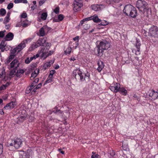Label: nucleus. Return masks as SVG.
<instances>
[{"label":"nucleus","instance_id":"bb28decb","mask_svg":"<svg viewBox=\"0 0 158 158\" xmlns=\"http://www.w3.org/2000/svg\"><path fill=\"white\" fill-rule=\"evenodd\" d=\"M53 81V77L48 76L44 83V85H45L47 83H51L52 81Z\"/></svg>","mask_w":158,"mask_h":158},{"label":"nucleus","instance_id":"de8ad7c7","mask_svg":"<svg viewBox=\"0 0 158 158\" xmlns=\"http://www.w3.org/2000/svg\"><path fill=\"white\" fill-rule=\"evenodd\" d=\"M3 146L2 144L0 143V155H1L2 153V149Z\"/></svg>","mask_w":158,"mask_h":158},{"label":"nucleus","instance_id":"a878e982","mask_svg":"<svg viewBox=\"0 0 158 158\" xmlns=\"http://www.w3.org/2000/svg\"><path fill=\"white\" fill-rule=\"evenodd\" d=\"M5 70L3 68H2L0 69V78L5 77Z\"/></svg>","mask_w":158,"mask_h":158},{"label":"nucleus","instance_id":"39448f33","mask_svg":"<svg viewBox=\"0 0 158 158\" xmlns=\"http://www.w3.org/2000/svg\"><path fill=\"white\" fill-rule=\"evenodd\" d=\"M148 4L147 2L142 0H138L136 2V7L139 9H143V10H148V8H147Z\"/></svg>","mask_w":158,"mask_h":158},{"label":"nucleus","instance_id":"864d4df0","mask_svg":"<svg viewBox=\"0 0 158 158\" xmlns=\"http://www.w3.org/2000/svg\"><path fill=\"white\" fill-rule=\"evenodd\" d=\"M21 0H15L14 2L15 3H22Z\"/></svg>","mask_w":158,"mask_h":158},{"label":"nucleus","instance_id":"7c9ffc66","mask_svg":"<svg viewBox=\"0 0 158 158\" xmlns=\"http://www.w3.org/2000/svg\"><path fill=\"white\" fill-rule=\"evenodd\" d=\"M37 47H38V46H37L36 44H32L31 46L30 47L29 50L30 51H32L37 48Z\"/></svg>","mask_w":158,"mask_h":158},{"label":"nucleus","instance_id":"e2e57ef3","mask_svg":"<svg viewBox=\"0 0 158 158\" xmlns=\"http://www.w3.org/2000/svg\"><path fill=\"white\" fill-rule=\"evenodd\" d=\"M76 60V58L75 57H71L70 59V60L74 61Z\"/></svg>","mask_w":158,"mask_h":158},{"label":"nucleus","instance_id":"f8f14e48","mask_svg":"<svg viewBox=\"0 0 158 158\" xmlns=\"http://www.w3.org/2000/svg\"><path fill=\"white\" fill-rule=\"evenodd\" d=\"M123 11L127 15L132 18H135L137 15L136 10H123Z\"/></svg>","mask_w":158,"mask_h":158},{"label":"nucleus","instance_id":"c9c22d12","mask_svg":"<svg viewBox=\"0 0 158 158\" xmlns=\"http://www.w3.org/2000/svg\"><path fill=\"white\" fill-rule=\"evenodd\" d=\"M6 46H4V45L0 44V49L1 50L2 52L4 51L5 50L6 51Z\"/></svg>","mask_w":158,"mask_h":158},{"label":"nucleus","instance_id":"8fccbe9b","mask_svg":"<svg viewBox=\"0 0 158 158\" xmlns=\"http://www.w3.org/2000/svg\"><path fill=\"white\" fill-rule=\"evenodd\" d=\"M91 19H92L91 16H90V17L86 18H85V19H83V21H89V20H92Z\"/></svg>","mask_w":158,"mask_h":158},{"label":"nucleus","instance_id":"a19ab883","mask_svg":"<svg viewBox=\"0 0 158 158\" xmlns=\"http://www.w3.org/2000/svg\"><path fill=\"white\" fill-rule=\"evenodd\" d=\"M56 73L55 70H52L50 71L49 76L53 77V75Z\"/></svg>","mask_w":158,"mask_h":158},{"label":"nucleus","instance_id":"58836bf2","mask_svg":"<svg viewBox=\"0 0 158 158\" xmlns=\"http://www.w3.org/2000/svg\"><path fill=\"white\" fill-rule=\"evenodd\" d=\"M58 20L59 21H61L64 18V16L61 14H60L58 15Z\"/></svg>","mask_w":158,"mask_h":158},{"label":"nucleus","instance_id":"052dcab7","mask_svg":"<svg viewBox=\"0 0 158 158\" xmlns=\"http://www.w3.org/2000/svg\"><path fill=\"white\" fill-rule=\"evenodd\" d=\"M79 37L78 36H77L73 38V40L74 41H76V40H78L79 39Z\"/></svg>","mask_w":158,"mask_h":158},{"label":"nucleus","instance_id":"bf43d9fd","mask_svg":"<svg viewBox=\"0 0 158 158\" xmlns=\"http://www.w3.org/2000/svg\"><path fill=\"white\" fill-rule=\"evenodd\" d=\"M58 151L62 154H64V151H63L61 148L59 149Z\"/></svg>","mask_w":158,"mask_h":158},{"label":"nucleus","instance_id":"412c9836","mask_svg":"<svg viewBox=\"0 0 158 158\" xmlns=\"http://www.w3.org/2000/svg\"><path fill=\"white\" fill-rule=\"evenodd\" d=\"M136 41L135 46L137 48V51L138 52H139L140 51V48L141 46L140 41L139 39H138L137 38L136 39Z\"/></svg>","mask_w":158,"mask_h":158},{"label":"nucleus","instance_id":"f3484780","mask_svg":"<svg viewBox=\"0 0 158 158\" xmlns=\"http://www.w3.org/2000/svg\"><path fill=\"white\" fill-rule=\"evenodd\" d=\"M19 158H29V157L26 152L22 151L19 153Z\"/></svg>","mask_w":158,"mask_h":158},{"label":"nucleus","instance_id":"7ed1b4c3","mask_svg":"<svg viewBox=\"0 0 158 158\" xmlns=\"http://www.w3.org/2000/svg\"><path fill=\"white\" fill-rule=\"evenodd\" d=\"M22 141L21 139L17 138L12 140L11 142L9 141L8 142V146H14L16 149H18L21 147Z\"/></svg>","mask_w":158,"mask_h":158},{"label":"nucleus","instance_id":"603ef678","mask_svg":"<svg viewBox=\"0 0 158 158\" xmlns=\"http://www.w3.org/2000/svg\"><path fill=\"white\" fill-rule=\"evenodd\" d=\"M35 87V85H34L33 84V83H32V84L31 85V86H30V88H29L28 89L30 90V92L31 90Z\"/></svg>","mask_w":158,"mask_h":158},{"label":"nucleus","instance_id":"20e7f679","mask_svg":"<svg viewBox=\"0 0 158 158\" xmlns=\"http://www.w3.org/2000/svg\"><path fill=\"white\" fill-rule=\"evenodd\" d=\"M148 35L155 38H158V28L156 26H152L149 29Z\"/></svg>","mask_w":158,"mask_h":158},{"label":"nucleus","instance_id":"423d86ee","mask_svg":"<svg viewBox=\"0 0 158 158\" xmlns=\"http://www.w3.org/2000/svg\"><path fill=\"white\" fill-rule=\"evenodd\" d=\"M17 70H12L10 71V75L11 77L13 75H15L18 77H20L24 73V71L23 69H20L17 71Z\"/></svg>","mask_w":158,"mask_h":158},{"label":"nucleus","instance_id":"4c0bfd02","mask_svg":"<svg viewBox=\"0 0 158 158\" xmlns=\"http://www.w3.org/2000/svg\"><path fill=\"white\" fill-rule=\"evenodd\" d=\"M32 39L30 38H28L27 39L23 40V41L24 42V43L26 44H27L28 42H30L31 40Z\"/></svg>","mask_w":158,"mask_h":158},{"label":"nucleus","instance_id":"0e129e2a","mask_svg":"<svg viewBox=\"0 0 158 158\" xmlns=\"http://www.w3.org/2000/svg\"><path fill=\"white\" fill-rule=\"evenodd\" d=\"M4 114V112L2 110H0V114L3 115Z\"/></svg>","mask_w":158,"mask_h":158},{"label":"nucleus","instance_id":"aec40b11","mask_svg":"<svg viewBox=\"0 0 158 158\" xmlns=\"http://www.w3.org/2000/svg\"><path fill=\"white\" fill-rule=\"evenodd\" d=\"M53 52H52V53H49V52H44V50H43L42 51V54L41 55V57L43 58V59H45L47 57L52 54Z\"/></svg>","mask_w":158,"mask_h":158},{"label":"nucleus","instance_id":"c756f323","mask_svg":"<svg viewBox=\"0 0 158 158\" xmlns=\"http://www.w3.org/2000/svg\"><path fill=\"white\" fill-rule=\"evenodd\" d=\"M108 157H111L113 156L114 155L115 152L113 150H110L108 152Z\"/></svg>","mask_w":158,"mask_h":158},{"label":"nucleus","instance_id":"6e6552de","mask_svg":"<svg viewBox=\"0 0 158 158\" xmlns=\"http://www.w3.org/2000/svg\"><path fill=\"white\" fill-rule=\"evenodd\" d=\"M120 87V85L119 83L114 82L110 86V89L113 92L117 93L119 91Z\"/></svg>","mask_w":158,"mask_h":158},{"label":"nucleus","instance_id":"4be33fe9","mask_svg":"<svg viewBox=\"0 0 158 158\" xmlns=\"http://www.w3.org/2000/svg\"><path fill=\"white\" fill-rule=\"evenodd\" d=\"M54 60H51L49 62H46L44 65V68L46 69L47 67H50V66L54 63Z\"/></svg>","mask_w":158,"mask_h":158},{"label":"nucleus","instance_id":"473e14b6","mask_svg":"<svg viewBox=\"0 0 158 158\" xmlns=\"http://www.w3.org/2000/svg\"><path fill=\"white\" fill-rule=\"evenodd\" d=\"M93 155L91 156L92 158H100L98 154H96V152H92Z\"/></svg>","mask_w":158,"mask_h":158},{"label":"nucleus","instance_id":"c03bdc74","mask_svg":"<svg viewBox=\"0 0 158 158\" xmlns=\"http://www.w3.org/2000/svg\"><path fill=\"white\" fill-rule=\"evenodd\" d=\"M102 26H106L108 24V23L106 20H104L101 23Z\"/></svg>","mask_w":158,"mask_h":158},{"label":"nucleus","instance_id":"f03ea898","mask_svg":"<svg viewBox=\"0 0 158 158\" xmlns=\"http://www.w3.org/2000/svg\"><path fill=\"white\" fill-rule=\"evenodd\" d=\"M73 74L76 79L79 77L81 81L85 80L86 81H88L89 80V74L88 72L85 74H83L82 72L80 70L77 69L73 71Z\"/></svg>","mask_w":158,"mask_h":158},{"label":"nucleus","instance_id":"dca6fc26","mask_svg":"<svg viewBox=\"0 0 158 158\" xmlns=\"http://www.w3.org/2000/svg\"><path fill=\"white\" fill-rule=\"evenodd\" d=\"M16 104L15 102H12L7 104L4 106V108L5 109H11L13 108L16 106Z\"/></svg>","mask_w":158,"mask_h":158},{"label":"nucleus","instance_id":"37998d69","mask_svg":"<svg viewBox=\"0 0 158 158\" xmlns=\"http://www.w3.org/2000/svg\"><path fill=\"white\" fill-rule=\"evenodd\" d=\"M7 41L6 40V39L4 38L3 40H2L0 44L1 45H4V46H6V41Z\"/></svg>","mask_w":158,"mask_h":158},{"label":"nucleus","instance_id":"680f3d73","mask_svg":"<svg viewBox=\"0 0 158 158\" xmlns=\"http://www.w3.org/2000/svg\"><path fill=\"white\" fill-rule=\"evenodd\" d=\"M22 2V3H27V0H21Z\"/></svg>","mask_w":158,"mask_h":158},{"label":"nucleus","instance_id":"69168bd1","mask_svg":"<svg viewBox=\"0 0 158 158\" xmlns=\"http://www.w3.org/2000/svg\"><path fill=\"white\" fill-rule=\"evenodd\" d=\"M31 59L32 60L33 59H35L36 58V57H35V55H34L32 57H31Z\"/></svg>","mask_w":158,"mask_h":158},{"label":"nucleus","instance_id":"393cba45","mask_svg":"<svg viewBox=\"0 0 158 158\" xmlns=\"http://www.w3.org/2000/svg\"><path fill=\"white\" fill-rule=\"evenodd\" d=\"M92 20H93L94 22L95 23H99L101 22V20L99 19L98 16L96 15H94L91 16Z\"/></svg>","mask_w":158,"mask_h":158},{"label":"nucleus","instance_id":"9b49d317","mask_svg":"<svg viewBox=\"0 0 158 158\" xmlns=\"http://www.w3.org/2000/svg\"><path fill=\"white\" fill-rule=\"evenodd\" d=\"M25 46L26 44L24 43V42L22 41L12 51V52H19L23 49Z\"/></svg>","mask_w":158,"mask_h":158},{"label":"nucleus","instance_id":"ddd939ff","mask_svg":"<svg viewBox=\"0 0 158 158\" xmlns=\"http://www.w3.org/2000/svg\"><path fill=\"white\" fill-rule=\"evenodd\" d=\"M106 6L103 4H94L91 6L92 10H101L104 9Z\"/></svg>","mask_w":158,"mask_h":158},{"label":"nucleus","instance_id":"774afa93","mask_svg":"<svg viewBox=\"0 0 158 158\" xmlns=\"http://www.w3.org/2000/svg\"><path fill=\"white\" fill-rule=\"evenodd\" d=\"M53 22H58L59 21V20H58V19H53Z\"/></svg>","mask_w":158,"mask_h":158},{"label":"nucleus","instance_id":"c85d7f7f","mask_svg":"<svg viewBox=\"0 0 158 158\" xmlns=\"http://www.w3.org/2000/svg\"><path fill=\"white\" fill-rule=\"evenodd\" d=\"M47 14L46 12L43 13L41 15V19L44 20H46L47 19Z\"/></svg>","mask_w":158,"mask_h":158},{"label":"nucleus","instance_id":"1a4fd4ad","mask_svg":"<svg viewBox=\"0 0 158 158\" xmlns=\"http://www.w3.org/2000/svg\"><path fill=\"white\" fill-rule=\"evenodd\" d=\"M73 10H78L83 6V2L81 0H76L74 1L73 4Z\"/></svg>","mask_w":158,"mask_h":158},{"label":"nucleus","instance_id":"a211bd4d","mask_svg":"<svg viewBox=\"0 0 158 158\" xmlns=\"http://www.w3.org/2000/svg\"><path fill=\"white\" fill-rule=\"evenodd\" d=\"M98 67L97 68V70L98 72H100L104 68V65L103 62L101 60L98 61Z\"/></svg>","mask_w":158,"mask_h":158},{"label":"nucleus","instance_id":"79ce46f5","mask_svg":"<svg viewBox=\"0 0 158 158\" xmlns=\"http://www.w3.org/2000/svg\"><path fill=\"white\" fill-rule=\"evenodd\" d=\"M13 6V4L12 3H10L7 6V8L8 9L10 10Z\"/></svg>","mask_w":158,"mask_h":158},{"label":"nucleus","instance_id":"2eb2a0df","mask_svg":"<svg viewBox=\"0 0 158 158\" xmlns=\"http://www.w3.org/2000/svg\"><path fill=\"white\" fill-rule=\"evenodd\" d=\"M46 39L45 38H40L37 41L36 44L37 46H44L46 44Z\"/></svg>","mask_w":158,"mask_h":158},{"label":"nucleus","instance_id":"0eeeda50","mask_svg":"<svg viewBox=\"0 0 158 158\" xmlns=\"http://www.w3.org/2000/svg\"><path fill=\"white\" fill-rule=\"evenodd\" d=\"M20 64V62L18 60L15 59L11 62L8 66V68L10 69L13 68V70H17V68L19 67Z\"/></svg>","mask_w":158,"mask_h":158},{"label":"nucleus","instance_id":"6e6d98bb","mask_svg":"<svg viewBox=\"0 0 158 158\" xmlns=\"http://www.w3.org/2000/svg\"><path fill=\"white\" fill-rule=\"evenodd\" d=\"M22 26L23 27H27L28 25V24L26 23H22Z\"/></svg>","mask_w":158,"mask_h":158},{"label":"nucleus","instance_id":"a18cd8bd","mask_svg":"<svg viewBox=\"0 0 158 158\" xmlns=\"http://www.w3.org/2000/svg\"><path fill=\"white\" fill-rule=\"evenodd\" d=\"M6 14V10H0V16H3Z\"/></svg>","mask_w":158,"mask_h":158},{"label":"nucleus","instance_id":"5fc2aeb1","mask_svg":"<svg viewBox=\"0 0 158 158\" xmlns=\"http://www.w3.org/2000/svg\"><path fill=\"white\" fill-rule=\"evenodd\" d=\"M11 61V60L8 58L5 61V63L7 64H8Z\"/></svg>","mask_w":158,"mask_h":158},{"label":"nucleus","instance_id":"4d7b16f0","mask_svg":"<svg viewBox=\"0 0 158 158\" xmlns=\"http://www.w3.org/2000/svg\"><path fill=\"white\" fill-rule=\"evenodd\" d=\"M14 56L15 55H10L9 58L11 60H12L14 58Z\"/></svg>","mask_w":158,"mask_h":158},{"label":"nucleus","instance_id":"72a5a7b5","mask_svg":"<svg viewBox=\"0 0 158 158\" xmlns=\"http://www.w3.org/2000/svg\"><path fill=\"white\" fill-rule=\"evenodd\" d=\"M37 75V73L35 71L33 72L31 75V79L32 80V78L33 79L35 78L36 77Z\"/></svg>","mask_w":158,"mask_h":158},{"label":"nucleus","instance_id":"13d9d810","mask_svg":"<svg viewBox=\"0 0 158 158\" xmlns=\"http://www.w3.org/2000/svg\"><path fill=\"white\" fill-rule=\"evenodd\" d=\"M39 79L38 78H37L35 79V80L33 82V84L34 85H35V83H36L38 82V81H39Z\"/></svg>","mask_w":158,"mask_h":158},{"label":"nucleus","instance_id":"4468645a","mask_svg":"<svg viewBox=\"0 0 158 158\" xmlns=\"http://www.w3.org/2000/svg\"><path fill=\"white\" fill-rule=\"evenodd\" d=\"M149 96L152 97V99H155L158 97V90L155 92L153 90H150L149 91Z\"/></svg>","mask_w":158,"mask_h":158},{"label":"nucleus","instance_id":"5701e85b","mask_svg":"<svg viewBox=\"0 0 158 158\" xmlns=\"http://www.w3.org/2000/svg\"><path fill=\"white\" fill-rule=\"evenodd\" d=\"M120 94H122L123 95L126 96L127 94V90L124 87H120L119 90V91Z\"/></svg>","mask_w":158,"mask_h":158},{"label":"nucleus","instance_id":"2f4dec72","mask_svg":"<svg viewBox=\"0 0 158 158\" xmlns=\"http://www.w3.org/2000/svg\"><path fill=\"white\" fill-rule=\"evenodd\" d=\"M71 48L70 47H68V48L64 51V52L66 54H69L71 53Z\"/></svg>","mask_w":158,"mask_h":158},{"label":"nucleus","instance_id":"ea45409f","mask_svg":"<svg viewBox=\"0 0 158 158\" xmlns=\"http://www.w3.org/2000/svg\"><path fill=\"white\" fill-rule=\"evenodd\" d=\"M32 60L31 59V58L30 57L29 58V57H27V58L25 60V63L27 64H29L30 62Z\"/></svg>","mask_w":158,"mask_h":158},{"label":"nucleus","instance_id":"e433bc0d","mask_svg":"<svg viewBox=\"0 0 158 158\" xmlns=\"http://www.w3.org/2000/svg\"><path fill=\"white\" fill-rule=\"evenodd\" d=\"M5 32L6 31L5 30L0 31V38H2L4 37L5 35Z\"/></svg>","mask_w":158,"mask_h":158},{"label":"nucleus","instance_id":"f257e3e1","mask_svg":"<svg viewBox=\"0 0 158 158\" xmlns=\"http://www.w3.org/2000/svg\"><path fill=\"white\" fill-rule=\"evenodd\" d=\"M110 44L106 40H103L100 42L99 45H98L97 48L98 53L97 55L98 56H102V52L104 50L107 49L110 47Z\"/></svg>","mask_w":158,"mask_h":158},{"label":"nucleus","instance_id":"b1692460","mask_svg":"<svg viewBox=\"0 0 158 158\" xmlns=\"http://www.w3.org/2000/svg\"><path fill=\"white\" fill-rule=\"evenodd\" d=\"M135 8L131 4H128L125 6L123 10H134Z\"/></svg>","mask_w":158,"mask_h":158},{"label":"nucleus","instance_id":"338daca9","mask_svg":"<svg viewBox=\"0 0 158 158\" xmlns=\"http://www.w3.org/2000/svg\"><path fill=\"white\" fill-rule=\"evenodd\" d=\"M10 27V26L9 25H6L5 26V28L7 29H8Z\"/></svg>","mask_w":158,"mask_h":158},{"label":"nucleus","instance_id":"9d476101","mask_svg":"<svg viewBox=\"0 0 158 158\" xmlns=\"http://www.w3.org/2000/svg\"><path fill=\"white\" fill-rule=\"evenodd\" d=\"M51 28L47 26H44L41 27L39 30L40 35L41 36H43L45 35L46 32H48L51 30Z\"/></svg>","mask_w":158,"mask_h":158},{"label":"nucleus","instance_id":"f704fd0d","mask_svg":"<svg viewBox=\"0 0 158 158\" xmlns=\"http://www.w3.org/2000/svg\"><path fill=\"white\" fill-rule=\"evenodd\" d=\"M10 20V19L8 17V16H6L4 19L3 23L4 24H6L9 22Z\"/></svg>","mask_w":158,"mask_h":158},{"label":"nucleus","instance_id":"cd10ccee","mask_svg":"<svg viewBox=\"0 0 158 158\" xmlns=\"http://www.w3.org/2000/svg\"><path fill=\"white\" fill-rule=\"evenodd\" d=\"M9 85V83L7 82L5 85H3L2 86H0V91L5 89L6 87L8 86Z\"/></svg>","mask_w":158,"mask_h":158},{"label":"nucleus","instance_id":"6ab92c4d","mask_svg":"<svg viewBox=\"0 0 158 158\" xmlns=\"http://www.w3.org/2000/svg\"><path fill=\"white\" fill-rule=\"evenodd\" d=\"M13 34L11 32H9L6 35L5 38L7 41H10L13 39Z\"/></svg>","mask_w":158,"mask_h":158},{"label":"nucleus","instance_id":"49530a36","mask_svg":"<svg viewBox=\"0 0 158 158\" xmlns=\"http://www.w3.org/2000/svg\"><path fill=\"white\" fill-rule=\"evenodd\" d=\"M27 17V15L26 13H23L21 15V18H25Z\"/></svg>","mask_w":158,"mask_h":158},{"label":"nucleus","instance_id":"3c124183","mask_svg":"<svg viewBox=\"0 0 158 158\" xmlns=\"http://www.w3.org/2000/svg\"><path fill=\"white\" fill-rule=\"evenodd\" d=\"M46 0H40L39 1V4L40 6H41Z\"/></svg>","mask_w":158,"mask_h":158},{"label":"nucleus","instance_id":"09e8293b","mask_svg":"<svg viewBox=\"0 0 158 158\" xmlns=\"http://www.w3.org/2000/svg\"><path fill=\"white\" fill-rule=\"evenodd\" d=\"M41 86L42 83H40L37 85L36 87L34 89V91H35L36 89L40 88L41 87Z\"/></svg>","mask_w":158,"mask_h":158}]
</instances>
